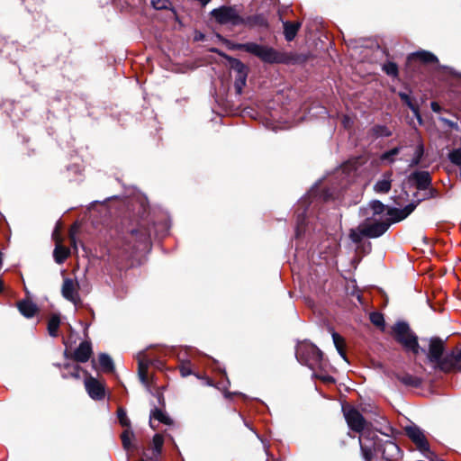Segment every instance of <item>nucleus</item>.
<instances>
[{
  "mask_svg": "<svg viewBox=\"0 0 461 461\" xmlns=\"http://www.w3.org/2000/svg\"><path fill=\"white\" fill-rule=\"evenodd\" d=\"M153 228L149 208L143 203L138 204L133 212H129L121 221L118 230L121 248L129 257L150 249Z\"/></svg>",
  "mask_w": 461,
  "mask_h": 461,
  "instance_id": "f257e3e1",
  "label": "nucleus"
},
{
  "mask_svg": "<svg viewBox=\"0 0 461 461\" xmlns=\"http://www.w3.org/2000/svg\"><path fill=\"white\" fill-rule=\"evenodd\" d=\"M229 48L233 50L246 51L266 64H282L295 66L305 64L312 58L311 52L281 51L271 46L258 44L256 42L231 43Z\"/></svg>",
  "mask_w": 461,
  "mask_h": 461,
  "instance_id": "f03ea898",
  "label": "nucleus"
},
{
  "mask_svg": "<svg viewBox=\"0 0 461 461\" xmlns=\"http://www.w3.org/2000/svg\"><path fill=\"white\" fill-rule=\"evenodd\" d=\"M428 342V363L435 372L446 375L461 372V348L447 349V339L433 336L423 339Z\"/></svg>",
  "mask_w": 461,
  "mask_h": 461,
  "instance_id": "7ed1b4c3",
  "label": "nucleus"
},
{
  "mask_svg": "<svg viewBox=\"0 0 461 461\" xmlns=\"http://www.w3.org/2000/svg\"><path fill=\"white\" fill-rule=\"evenodd\" d=\"M393 339L402 347L407 353L418 356L422 353L428 358V348H421L419 344V338L411 330L410 324L404 321H399L392 327Z\"/></svg>",
  "mask_w": 461,
  "mask_h": 461,
  "instance_id": "20e7f679",
  "label": "nucleus"
},
{
  "mask_svg": "<svg viewBox=\"0 0 461 461\" xmlns=\"http://www.w3.org/2000/svg\"><path fill=\"white\" fill-rule=\"evenodd\" d=\"M295 357L298 362L312 370H323L326 366L323 352L315 344L306 340L296 346Z\"/></svg>",
  "mask_w": 461,
  "mask_h": 461,
  "instance_id": "39448f33",
  "label": "nucleus"
},
{
  "mask_svg": "<svg viewBox=\"0 0 461 461\" xmlns=\"http://www.w3.org/2000/svg\"><path fill=\"white\" fill-rule=\"evenodd\" d=\"M371 218H366V220L359 224L357 229H350L348 237L350 240L359 245L363 237H366L369 239H376L383 236L390 228L389 223L386 219L384 221H374L373 222H367Z\"/></svg>",
  "mask_w": 461,
  "mask_h": 461,
  "instance_id": "423d86ee",
  "label": "nucleus"
},
{
  "mask_svg": "<svg viewBox=\"0 0 461 461\" xmlns=\"http://www.w3.org/2000/svg\"><path fill=\"white\" fill-rule=\"evenodd\" d=\"M438 59L428 50H418L410 53L406 58L404 72L409 79H413L422 74V66L438 64Z\"/></svg>",
  "mask_w": 461,
  "mask_h": 461,
  "instance_id": "0eeeda50",
  "label": "nucleus"
},
{
  "mask_svg": "<svg viewBox=\"0 0 461 461\" xmlns=\"http://www.w3.org/2000/svg\"><path fill=\"white\" fill-rule=\"evenodd\" d=\"M404 432L426 458L430 461L437 458L436 454L429 449V444L419 427L415 425L407 426L404 428Z\"/></svg>",
  "mask_w": 461,
  "mask_h": 461,
  "instance_id": "6e6552de",
  "label": "nucleus"
},
{
  "mask_svg": "<svg viewBox=\"0 0 461 461\" xmlns=\"http://www.w3.org/2000/svg\"><path fill=\"white\" fill-rule=\"evenodd\" d=\"M211 15L220 24L230 23L233 26L241 25L242 16L236 13V10L232 6L222 5L219 8H215L211 12Z\"/></svg>",
  "mask_w": 461,
  "mask_h": 461,
  "instance_id": "1a4fd4ad",
  "label": "nucleus"
},
{
  "mask_svg": "<svg viewBox=\"0 0 461 461\" xmlns=\"http://www.w3.org/2000/svg\"><path fill=\"white\" fill-rule=\"evenodd\" d=\"M360 451L365 461H373L375 454L378 452L377 447L379 445V438L377 436L373 435L370 437V433L362 434L358 437Z\"/></svg>",
  "mask_w": 461,
  "mask_h": 461,
  "instance_id": "9d476101",
  "label": "nucleus"
},
{
  "mask_svg": "<svg viewBox=\"0 0 461 461\" xmlns=\"http://www.w3.org/2000/svg\"><path fill=\"white\" fill-rule=\"evenodd\" d=\"M84 373L86 375L85 388L89 397L95 401L104 400L105 398L104 383L92 376L86 370Z\"/></svg>",
  "mask_w": 461,
  "mask_h": 461,
  "instance_id": "9b49d317",
  "label": "nucleus"
},
{
  "mask_svg": "<svg viewBox=\"0 0 461 461\" xmlns=\"http://www.w3.org/2000/svg\"><path fill=\"white\" fill-rule=\"evenodd\" d=\"M421 202V200L412 201L404 206L402 209H399L396 207H391L387 209V215L389 218H386L389 226L393 223L400 222L406 219L418 206V204Z\"/></svg>",
  "mask_w": 461,
  "mask_h": 461,
  "instance_id": "f8f14e48",
  "label": "nucleus"
},
{
  "mask_svg": "<svg viewBox=\"0 0 461 461\" xmlns=\"http://www.w3.org/2000/svg\"><path fill=\"white\" fill-rule=\"evenodd\" d=\"M407 179L419 191H426L432 185V176L426 170H415L407 176Z\"/></svg>",
  "mask_w": 461,
  "mask_h": 461,
  "instance_id": "ddd939ff",
  "label": "nucleus"
},
{
  "mask_svg": "<svg viewBox=\"0 0 461 461\" xmlns=\"http://www.w3.org/2000/svg\"><path fill=\"white\" fill-rule=\"evenodd\" d=\"M379 441L381 440L379 439ZM377 449L378 452H381L383 459L386 461H398L403 455L401 447L392 440L379 442Z\"/></svg>",
  "mask_w": 461,
  "mask_h": 461,
  "instance_id": "4468645a",
  "label": "nucleus"
},
{
  "mask_svg": "<svg viewBox=\"0 0 461 461\" xmlns=\"http://www.w3.org/2000/svg\"><path fill=\"white\" fill-rule=\"evenodd\" d=\"M344 415L351 430L357 433H361L364 430L366 420L356 408H350Z\"/></svg>",
  "mask_w": 461,
  "mask_h": 461,
  "instance_id": "2eb2a0df",
  "label": "nucleus"
},
{
  "mask_svg": "<svg viewBox=\"0 0 461 461\" xmlns=\"http://www.w3.org/2000/svg\"><path fill=\"white\" fill-rule=\"evenodd\" d=\"M77 286V284H75L71 278H65L61 289L62 296L66 300L73 303L76 306L81 303Z\"/></svg>",
  "mask_w": 461,
  "mask_h": 461,
  "instance_id": "dca6fc26",
  "label": "nucleus"
},
{
  "mask_svg": "<svg viewBox=\"0 0 461 461\" xmlns=\"http://www.w3.org/2000/svg\"><path fill=\"white\" fill-rule=\"evenodd\" d=\"M212 51L217 53L219 56L222 57L223 59H225L228 61L230 68L232 69L236 73V76L249 74V67L247 65H245L239 59L233 58L217 49H213Z\"/></svg>",
  "mask_w": 461,
  "mask_h": 461,
  "instance_id": "f3484780",
  "label": "nucleus"
},
{
  "mask_svg": "<svg viewBox=\"0 0 461 461\" xmlns=\"http://www.w3.org/2000/svg\"><path fill=\"white\" fill-rule=\"evenodd\" d=\"M93 355L92 343L90 340L82 341L73 352V360L77 363H86Z\"/></svg>",
  "mask_w": 461,
  "mask_h": 461,
  "instance_id": "a211bd4d",
  "label": "nucleus"
},
{
  "mask_svg": "<svg viewBox=\"0 0 461 461\" xmlns=\"http://www.w3.org/2000/svg\"><path fill=\"white\" fill-rule=\"evenodd\" d=\"M393 376L407 387L420 388L423 384L421 377L413 375L408 372L393 373Z\"/></svg>",
  "mask_w": 461,
  "mask_h": 461,
  "instance_id": "6ab92c4d",
  "label": "nucleus"
},
{
  "mask_svg": "<svg viewBox=\"0 0 461 461\" xmlns=\"http://www.w3.org/2000/svg\"><path fill=\"white\" fill-rule=\"evenodd\" d=\"M153 420H158V422L168 426H171L174 423V420L166 413V411H164V409L158 407H154L150 411L149 415V426L153 429H157V427L153 424Z\"/></svg>",
  "mask_w": 461,
  "mask_h": 461,
  "instance_id": "aec40b11",
  "label": "nucleus"
},
{
  "mask_svg": "<svg viewBox=\"0 0 461 461\" xmlns=\"http://www.w3.org/2000/svg\"><path fill=\"white\" fill-rule=\"evenodd\" d=\"M16 306L20 313L28 319L34 317V315L39 312L37 304L29 299H23L17 302Z\"/></svg>",
  "mask_w": 461,
  "mask_h": 461,
  "instance_id": "412c9836",
  "label": "nucleus"
},
{
  "mask_svg": "<svg viewBox=\"0 0 461 461\" xmlns=\"http://www.w3.org/2000/svg\"><path fill=\"white\" fill-rule=\"evenodd\" d=\"M393 174V170L384 172L383 179L375 184L374 191L377 194H387L392 188Z\"/></svg>",
  "mask_w": 461,
  "mask_h": 461,
  "instance_id": "4be33fe9",
  "label": "nucleus"
},
{
  "mask_svg": "<svg viewBox=\"0 0 461 461\" xmlns=\"http://www.w3.org/2000/svg\"><path fill=\"white\" fill-rule=\"evenodd\" d=\"M241 25H245L249 28H267L268 23L264 14H254L247 17H242Z\"/></svg>",
  "mask_w": 461,
  "mask_h": 461,
  "instance_id": "5701e85b",
  "label": "nucleus"
},
{
  "mask_svg": "<svg viewBox=\"0 0 461 461\" xmlns=\"http://www.w3.org/2000/svg\"><path fill=\"white\" fill-rule=\"evenodd\" d=\"M302 26V23L300 22H290L285 21L283 22L284 27V36L286 41H292L296 37L300 28Z\"/></svg>",
  "mask_w": 461,
  "mask_h": 461,
  "instance_id": "b1692460",
  "label": "nucleus"
},
{
  "mask_svg": "<svg viewBox=\"0 0 461 461\" xmlns=\"http://www.w3.org/2000/svg\"><path fill=\"white\" fill-rule=\"evenodd\" d=\"M98 363L102 372L106 374H113L115 372L114 363L108 354L100 353L98 355Z\"/></svg>",
  "mask_w": 461,
  "mask_h": 461,
  "instance_id": "393cba45",
  "label": "nucleus"
},
{
  "mask_svg": "<svg viewBox=\"0 0 461 461\" xmlns=\"http://www.w3.org/2000/svg\"><path fill=\"white\" fill-rule=\"evenodd\" d=\"M306 212L307 208H304L302 212H296V225H295V237H301L306 227Z\"/></svg>",
  "mask_w": 461,
  "mask_h": 461,
  "instance_id": "a878e982",
  "label": "nucleus"
},
{
  "mask_svg": "<svg viewBox=\"0 0 461 461\" xmlns=\"http://www.w3.org/2000/svg\"><path fill=\"white\" fill-rule=\"evenodd\" d=\"M60 326V317L59 314L54 313L48 321V332L50 337L56 338L59 335V329Z\"/></svg>",
  "mask_w": 461,
  "mask_h": 461,
  "instance_id": "bb28decb",
  "label": "nucleus"
},
{
  "mask_svg": "<svg viewBox=\"0 0 461 461\" xmlns=\"http://www.w3.org/2000/svg\"><path fill=\"white\" fill-rule=\"evenodd\" d=\"M331 336H332L333 343L335 345V348H336L338 353L345 360H347L345 339L335 331L332 332Z\"/></svg>",
  "mask_w": 461,
  "mask_h": 461,
  "instance_id": "cd10ccee",
  "label": "nucleus"
},
{
  "mask_svg": "<svg viewBox=\"0 0 461 461\" xmlns=\"http://www.w3.org/2000/svg\"><path fill=\"white\" fill-rule=\"evenodd\" d=\"M424 153H425L424 144L421 140H420L415 148L413 158H411V160L409 164V167H418L420 164V162L424 157Z\"/></svg>",
  "mask_w": 461,
  "mask_h": 461,
  "instance_id": "c85d7f7f",
  "label": "nucleus"
},
{
  "mask_svg": "<svg viewBox=\"0 0 461 461\" xmlns=\"http://www.w3.org/2000/svg\"><path fill=\"white\" fill-rule=\"evenodd\" d=\"M148 369H149V363L145 362L143 360H140L138 363V375H139L140 382L147 386H149L150 384Z\"/></svg>",
  "mask_w": 461,
  "mask_h": 461,
  "instance_id": "c756f323",
  "label": "nucleus"
},
{
  "mask_svg": "<svg viewBox=\"0 0 461 461\" xmlns=\"http://www.w3.org/2000/svg\"><path fill=\"white\" fill-rule=\"evenodd\" d=\"M69 255V249L62 245H57L53 251L54 259L58 264H62Z\"/></svg>",
  "mask_w": 461,
  "mask_h": 461,
  "instance_id": "7c9ffc66",
  "label": "nucleus"
},
{
  "mask_svg": "<svg viewBox=\"0 0 461 461\" xmlns=\"http://www.w3.org/2000/svg\"><path fill=\"white\" fill-rule=\"evenodd\" d=\"M63 368L68 371V374L62 375L63 378L72 377L74 379H79L80 372L84 371L79 365H71L69 363L64 364Z\"/></svg>",
  "mask_w": 461,
  "mask_h": 461,
  "instance_id": "2f4dec72",
  "label": "nucleus"
},
{
  "mask_svg": "<svg viewBox=\"0 0 461 461\" xmlns=\"http://www.w3.org/2000/svg\"><path fill=\"white\" fill-rule=\"evenodd\" d=\"M132 438H134V432L132 431L131 428L124 429V430L121 434L122 447L127 451L133 448V446L131 441Z\"/></svg>",
  "mask_w": 461,
  "mask_h": 461,
  "instance_id": "473e14b6",
  "label": "nucleus"
},
{
  "mask_svg": "<svg viewBox=\"0 0 461 461\" xmlns=\"http://www.w3.org/2000/svg\"><path fill=\"white\" fill-rule=\"evenodd\" d=\"M371 135L375 138L379 137H391L392 131L385 125L375 124L370 129Z\"/></svg>",
  "mask_w": 461,
  "mask_h": 461,
  "instance_id": "72a5a7b5",
  "label": "nucleus"
},
{
  "mask_svg": "<svg viewBox=\"0 0 461 461\" xmlns=\"http://www.w3.org/2000/svg\"><path fill=\"white\" fill-rule=\"evenodd\" d=\"M382 70L389 77L393 78H398L399 77V68L398 65L393 61H387L385 62L383 67Z\"/></svg>",
  "mask_w": 461,
  "mask_h": 461,
  "instance_id": "f704fd0d",
  "label": "nucleus"
},
{
  "mask_svg": "<svg viewBox=\"0 0 461 461\" xmlns=\"http://www.w3.org/2000/svg\"><path fill=\"white\" fill-rule=\"evenodd\" d=\"M153 456L155 459L158 458V456L161 454L163 445H164V438L161 434L157 433L154 435L153 439Z\"/></svg>",
  "mask_w": 461,
  "mask_h": 461,
  "instance_id": "c9c22d12",
  "label": "nucleus"
},
{
  "mask_svg": "<svg viewBox=\"0 0 461 461\" xmlns=\"http://www.w3.org/2000/svg\"><path fill=\"white\" fill-rule=\"evenodd\" d=\"M151 5L156 10H170L175 15H176V11L172 6L170 0H151Z\"/></svg>",
  "mask_w": 461,
  "mask_h": 461,
  "instance_id": "e433bc0d",
  "label": "nucleus"
},
{
  "mask_svg": "<svg viewBox=\"0 0 461 461\" xmlns=\"http://www.w3.org/2000/svg\"><path fill=\"white\" fill-rule=\"evenodd\" d=\"M116 413L118 421L122 427L124 429L131 428V422L128 418L126 410L123 407H118Z\"/></svg>",
  "mask_w": 461,
  "mask_h": 461,
  "instance_id": "4c0bfd02",
  "label": "nucleus"
},
{
  "mask_svg": "<svg viewBox=\"0 0 461 461\" xmlns=\"http://www.w3.org/2000/svg\"><path fill=\"white\" fill-rule=\"evenodd\" d=\"M369 207L373 211V215L371 219H374L375 216L381 215L384 212V211H387V206L384 205L381 201L379 200H372L369 203Z\"/></svg>",
  "mask_w": 461,
  "mask_h": 461,
  "instance_id": "58836bf2",
  "label": "nucleus"
},
{
  "mask_svg": "<svg viewBox=\"0 0 461 461\" xmlns=\"http://www.w3.org/2000/svg\"><path fill=\"white\" fill-rule=\"evenodd\" d=\"M370 321L372 324H374L375 327L380 328L384 330L385 326V321L384 315L381 312H373L370 313L369 316Z\"/></svg>",
  "mask_w": 461,
  "mask_h": 461,
  "instance_id": "ea45409f",
  "label": "nucleus"
},
{
  "mask_svg": "<svg viewBox=\"0 0 461 461\" xmlns=\"http://www.w3.org/2000/svg\"><path fill=\"white\" fill-rule=\"evenodd\" d=\"M401 151V147H394L381 155V160H387L389 163L394 162V157L397 156Z\"/></svg>",
  "mask_w": 461,
  "mask_h": 461,
  "instance_id": "a19ab883",
  "label": "nucleus"
},
{
  "mask_svg": "<svg viewBox=\"0 0 461 461\" xmlns=\"http://www.w3.org/2000/svg\"><path fill=\"white\" fill-rule=\"evenodd\" d=\"M249 74L241 75V76H236L235 81H234V88L237 95H241L243 91V87L246 86L247 77Z\"/></svg>",
  "mask_w": 461,
  "mask_h": 461,
  "instance_id": "79ce46f5",
  "label": "nucleus"
},
{
  "mask_svg": "<svg viewBox=\"0 0 461 461\" xmlns=\"http://www.w3.org/2000/svg\"><path fill=\"white\" fill-rule=\"evenodd\" d=\"M398 96L400 97L401 101L410 108L411 111H414V107L418 105L416 102L410 96L409 94L405 92H399Z\"/></svg>",
  "mask_w": 461,
  "mask_h": 461,
  "instance_id": "37998d69",
  "label": "nucleus"
},
{
  "mask_svg": "<svg viewBox=\"0 0 461 461\" xmlns=\"http://www.w3.org/2000/svg\"><path fill=\"white\" fill-rule=\"evenodd\" d=\"M448 159L449 161L456 165L460 167L461 166V148L454 149L448 153Z\"/></svg>",
  "mask_w": 461,
  "mask_h": 461,
  "instance_id": "c03bdc74",
  "label": "nucleus"
},
{
  "mask_svg": "<svg viewBox=\"0 0 461 461\" xmlns=\"http://www.w3.org/2000/svg\"><path fill=\"white\" fill-rule=\"evenodd\" d=\"M178 368L182 377H186L194 374L192 370V363L189 360L182 362Z\"/></svg>",
  "mask_w": 461,
  "mask_h": 461,
  "instance_id": "a18cd8bd",
  "label": "nucleus"
},
{
  "mask_svg": "<svg viewBox=\"0 0 461 461\" xmlns=\"http://www.w3.org/2000/svg\"><path fill=\"white\" fill-rule=\"evenodd\" d=\"M426 191L427 193H425L423 197L420 199L421 202L429 199L438 198L441 196L440 192L437 188L433 187L432 185Z\"/></svg>",
  "mask_w": 461,
  "mask_h": 461,
  "instance_id": "49530a36",
  "label": "nucleus"
},
{
  "mask_svg": "<svg viewBox=\"0 0 461 461\" xmlns=\"http://www.w3.org/2000/svg\"><path fill=\"white\" fill-rule=\"evenodd\" d=\"M155 396L157 397V400H158V407L161 408V409H165L166 408V401H165L163 393L160 391H157L155 393Z\"/></svg>",
  "mask_w": 461,
  "mask_h": 461,
  "instance_id": "de8ad7c7",
  "label": "nucleus"
},
{
  "mask_svg": "<svg viewBox=\"0 0 461 461\" xmlns=\"http://www.w3.org/2000/svg\"><path fill=\"white\" fill-rule=\"evenodd\" d=\"M439 121L442 122L446 126L449 127L450 129H454V130L458 129V123L456 122L451 121L445 117H440Z\"/></svg>",
  "mask_w": 461,
  "mask_h": 461,
  "instance_id": "09e8293b",
  "label": "nucleus"
},
{
  "mask_svg": "<svg viewBox=\"0 0 461 461\" xmlns=\"http://www.w3.org/2000/svg\"><path fill=\"white\" fill-rule=\"evenodd\" d=\"M193 375H194L198 379L203 380L204 384L206 385H209V386H213L214 385L213 381L210 377H208L206 375H201L199 373H194Z\"/></svg>",
  "mask_w": 461,
  "mask_h": 461,
  "instance_id": "8fccbe9b",
  "label": "nucleus"
},
{
  "mask_svg": "<svg viewBox=\"0 0 461 461\" xmlns=\"http://www.w3.org/2000/svg\"><path fill=\"white\" fill-rule=\"evenodd\" d=\"M315 376L325 384H334L335 383L334 377H332L331 375H315Z\"/></svg>",
  "mask_w": 461,
  "mask_h": 461,
  "instance_id": "3c124183",
  "label": "nucleus"
},
{
  "mask_svg": "<svg viewBox=\"0 0 461 461\" xmlns=\"http://www.w3.org/2000/svg\"><path fill=\"white\" fill-rule=\"evenodd\" d=\"M414 111H411L414 114V116L416 117V119L418 120L419 122V124L420 125H422L423 124V119L421 117V114H420V106L419 104L417 106L414 107Z\"/></svg>",
  "mask_w": 461,
  "mask_h": 461,
  "instance_id": "603ef678",
  "label": "nucleus"
},
{
  "mask_svg": "<svg viewBox=\"0 0 461 461\" xmlns=\"http://www.w3.org/2000/svg\"><path fill=\"white\" fill-rule=\"evenodd\" d=\"M430 108L434 113H440L442 111V107L436 101L430 103Z\"/></svg>",
  "mask_w": 461,
  "mask_h": 461,
  "instance_id": "864d4df0",
  "label": "nucleus"
},
{
  "mask_svg": "<svg viewBox=\"0 0 461 461\" xmlns=\"http://www.w3.org/2000/svg\"><path fill=\"white\" fill-rule=\"evenodd\" d=\"M331 194L328 189H324L321 193V197L324 201H329L331 198Z\"/></svg>",
  "mask_w": 461,
  "mask_h": 461,
  "instance_id": "5fc2aeb1",
  "label": "nucleus"
},
{
  "mask_svg": "<svg viewBox=\"0 0 461 461\" xmlns=\"http://www.w3.org/2000/svg\"><path fill=\"white\" fill-rule=\"evenodd\" d=\"M69 240H70L71 245L76 249L77 248V240H76V237L72 231H70Z\"/></svg>",
  "mask_w": 461,
  "mask_h": 461,
  "instance_id": "6e6d98bb",
  "label": "nucleus"
},
{
  "mask_svg": "<svg viewBox=\"0 0 461 461\" xmlns=\"http://www.w3.org/2000/svg\"><path fill=\"white\" fill-rule=\"evenodd\" d=\"M63 355H64V357H65V358H67V359H72V360H73V357H72L73 352H70L68 348H66V349L64 350Z\"/></svg>",
  "mask_w": 461,
  "mask_h": 461,
  "instance_id": "4d7b16f0",
  "label": "nucleus"
},
{
  "mask_svg": "<svg viewBox=\"0 0 461 461\" xmlns=\"http://www.w3.org/2000/svg\"><path fill=\"white\" fill-rule=\"evenodd\" d=\"M5 290V285L3 280L0 278V294H2Z\"/></svg>",
  "mask_w": 461,
  "mask_h": 461,
  "instance_id": "13d9d810",
  "label": "nucleus"
},
{
  "mask_svg": "<svg viewBox=\"0 0 461 461\" xmlns=\"http://www.w3.org/2000/svg\"><path fill=\"white\" fill-rule=\"evenodd\" d=\"M233 394H234V393H230V392H225L224 396H225V398H227V399H230V398H231V396H232Z\"/></svg>",
  "mask_w": 461,
  "mask_h": 461,
  "instance_id": "bf43d9fd",
  "label": "nucleus"
},
{
  "mask_svg": "<svg viewBox=\"0 0 461 461\" xmlns=\"http://www.w3.org/2000/svg\"><path fill=\"white\" fill-rule=\"evenodd\" d=\"M92 364H93V367H94V368H96V367H95V359H93V360H92Z\"/></svg>",
  "mask_w": 461,
  "mask_h": 461,
  "instance_id": "052dcab7",
  "label": "nucleus"
},
{
  "mask_svg": "<svg viewBox=\"0 0 461 461\" xmlns=\"http://www.w3.org/2000/svg\"><path fill=\"white\" fill-rule=\"evenodd\" d=\"M90 311H91V314H92V316H93V317H95L94 310L90 309Z\"/></svg>",
  "mask_w": 461,
  "mask_h": 461,
  "instance_id": "680f3d73",
  "label": "nucleus"
},
{
  "mask_svg": "<svg viewBox=\"0 0 461 461\" xmlns=\"http://www.w3.org/2000/svg\"><path fill=\"white\" fill-rule=\"evenodd\" d=\"M405 89L409 90L410 93L411 92V89H410L408 86H405Z\"/></svg>",
  "mask_w": 461,
  "mask_h": 461,
  "instance_id": "e2e57ef3",
  "label": "nucleus"
},
{
  "mask_svg": "<svg viewBox=\"0 0 461 461\" xmlns=\"http://www.w3.org/2000/svg\"><path fill=\"white\" fill-rule=\"evenodd\" d=\"M405 89L409 90L410 93L411 92V89H410L408 86H405Z\"/></svg>",
  "mask_w": 461,
  "mask_h": 461,
  "instance_id": "0e129e2a",
  "label": "nucleus"
},
{
  "mask_svg": "<svg viewBox=\"0 0 461 461\" xmlns=\"http://www.w3.org/2000/svg\"><path fill=\"white\" fill-rule=\"evenodd\" d=\"M405 89L409 90L410 93L411 92V89H410L408 86H405Z\"/></svg>",
  "mask_w": 461,
  "mask_h": 461,
  "instance_id": "69168bd1",
  "label": "nucleus"
},
{
  "mask_svg": "<svg viewBox=\"0 0 461 461\" xmlns=\"http://www.w3.org/2000/svg\"><path fill=\"white\" fill-rule=\"evenodd\" d=\"M140 461H153V458H150V460H143V459H141Z\"/></svg>",
  "mask_w": 461,
  "mask_h": 461,
  "instance_id": "338daca9",
  "label": "nucleus"
}]
</instances>
